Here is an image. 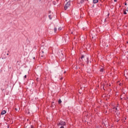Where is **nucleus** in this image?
Instances as JSON below:
<instances>
[{"label": "nucleus", "mask_w": 128, "mask_h": 128, "mask_svg": "<svg viewBox=\"0 0 128 128\" xmlns=\"http://www.w3.org/2000/svg\"><path fill=\"white\" fill-rule=\"evenodd\" d=\"M92 38H96V36H94V37L92 36Z\"/></svg>", "instance_id": "obj_18"}, {"label": "nucleus", "mask_w": 128, "mask_h": 128, "mask_svg": "<svg viewBox=\"0 0 128 128\" xmlns=\"http://www.w3.org/2000/svg\"><path fill=\"white\" fill-rule=\"evenodd\" d=\"M124 5H125V6H126V3H125Z\"/></svg>", "instance_id": "obj_21"}, {"label": "nucleus", "mask_w": 128, "mask_h": 128, "mask_svg": "<svg viewBox=\"0 0 128 128\" xmlns=\"http://www.w3.org/2000/svg\"><path fill=\"white\" fill-rule=\"evenodd\" d=\"M6 114V110H3L1 112V114L2 116H4V114Z\"/></svg>", "instance_id": "obj_5"}, {"label": "nucleus", "mask_w": 128, "mask_h": 128, "mask_svg": "<svg viewBox=\"0 0 128 128\" xmlns=\"http://www.w3.org/2000/svg\"><path fill=\"white\" fill-rule=\"evenodd\" d=\"M116 122H120V119L117 118Z\"/></svg>", "instance_id": "obj_15"}, {"label": "nucleus", "mask_w": 128, "mask_h": 128, "mask_svg": "<svg viewBox=\"0 0 128 128\" xmlns=\"http://www.w3.org/2000/svg\"><path fill=\"white\" fill-rule=\"evenodd\" d=\"M48 18H49L50 20H52V15H49Z\"/></svg>", "instance_id": "obj_10"}, {"label": "nucleus", "mask_w": 128, "mask_h": 128, "mask_svg": "<svg viewBox=\"0 0 128 128\" xmlns=\"http://www.w3.org/2000/svg\"><path fill=\"white\" fill-rule=\"evenodd\" d=\"M98 128V127H97V128Z\"/></svg>", "instance_id": "obj_27"}, {"label": "nucleus", "mask_w": 128, "mask_h": 128, "mask_svg": "<svg viewBox=\"0 0 128 128\" xmlns=\"http://www.w3.org/2000/svg\"><path fill=\"white\" fill-rule=\"evenodd\" d=\"M114 110H116V111L115 112H116V116H120V112H118V108L114 107Z\"/></svg>", "instance_id": "obj_3"}, {"label": "nucleus", "mask_w": 128, "mask_h": 128, "mask_svg": "<svg viewBox=\"0 0 128 128\" xmlns=\"http://www.w3.org/2000/svg\"><path fill=\"white\" fill-rule=\"evenodd\" d=\"M82 62L81 60V62Z\"/></svg>", "instance_id": "obj_29"}, {"label": "nucleus", "mask_w": 128, "mask_h": 128, "mask_svg": "<svg viewBox=\"0 0 128 128\" xmlns=\"http://www.w3.org/2000/svg\"><path fill=\"white\" fill-rule=\"evenodd\" d=\"M84 2H86V0H82L80 1V4H84Z\"/></svg>", "instance_id": "obj_7"}, {"label": "nucleus", "mask_w": 128, "mask_h": 128, "mask_svg": "<svg viewBox=\"0 0 128 128\" xmlns=\"http://www.w3.org/2000/svg\"><path fill=\"white\" fill-rule=\"evenodd\" d=\"M114 2H116V0H114Z\"/></svg>", "instance_id": "obj_19"}, {"label": "nucleus", "mask_w": 128, "mask_h": 128, "mask_svg": "<svg viewBox=\"0 0 128 128\" xmlns=\"http://www.w3.org/2000/svg\"><path fill=\"white\" fill-rule=\"evenodd\" d=\"M66 124V122L62 120L57 123V126L59 128H64Z\"/></svg>", "instance_id": "obj_1"}, {"label": "nucleus", "mask_w": 128, "mask_h": 128, "mask_svg": "<svg viewBox=\"0 0 128 128\" xmlns=\"http://www.w3.org/2000/svg\"><path fill=\"white\" fill-rule=\"evenodd\" d=\"M40 58H44V51H42V53L40 54Z\"/></svg>", "instance_id": "obj_4"}, {"label": "nucleus", "mask_w": 128, "mask_h": 128, "mask_svg": "<svg viewBox=\"0 0 128 128\" xmlns=\"http://www.w3.org/2000/svg\"><path fill=\"white\" fill-rule=\"evenodd\" d=\"M100 72H104V68H101L100 70Z\"/></svg>", "instance_id": "obj_11"}, {"label": "nucleus", "mask_w": 128, "mask_h": 128, "mask_svg": "<svg viewBox=\"0 0 128 128\" xmlns=\"http://www.w3.org/2000/svg\"><path fill=\"white\" fill-rule=\"evenodd\" d=\"M88 72H89V74H90V72H92V71H88Z\"/></svg>", "instance_id": "obj_16"}, {"label": "nucleus", "mask_w": 128, "mask_h": 128, "mask_svg": "<svg viewBox=\"0 0 128 128\" xmlns=\"http://www.w3.org/2000/svg\"><path fill=\"white\" fill-rule=\"evenodd\" d=\"M24 78H26V75H25V76H24Z\"/></svg>", "instance_id": "obj_17"}, {"label": "nucleus", "mask_w": 128, "mask_h": 128, "mask_svg": "<svg viewBox=\"0 0 128 128\" xmlns=\"http://www.w3.org/2000/svg\"><path fill=\"white\" fill-rule=\"evenodd\" d=\"M61 80H62V78H61Z\"/></svg>", "instance_id": "obj_28"}, {"label": "nucleus", "mask_w": 128, "mask_h": 128, "mask_svg": "<svg viewBox=\"0 0 128 128\" xmlns=\"http://www.w3.org/2000/svg\"><path fill=\"white\" fill-rule=\"evenodd\" d=\"M58 104H62V100H58Z\"/></svg>", "instance_id": "obj_13"}, {"label": "nucleus", "mask_w": 128, "mask_h": 128, "mask_svg": "<svg viewBox=\"0 0 128 128\" xmlns=\"http://www.w3.org/2000/svg\"><path fill=\"white\" fill-rule=\"evenodd\" d=\"M33 58H34V60L36 58L34 57Z\"/></svg>", "instance_id": "obj_22"}, {"label": "nucleus", "mask_w": 128, "mask_h": 128, "mask_svg": "<svg viewBox=\"0 0 128 128\" xmlns=\"http://www.w3.org/2000/svg\"><path fill=\"white\" fill-rule=\"evenodd\" d=\"M127 100H128V97H127Z\"/></svg>", "instance_id": "obj_26"}, {"label": "nucleus", "mask_w": 128, "mask_h": 128, "mask_svg": "<svg viewBox=\"0 0 128 128\" xmlns=\"http://www.w3.org/2000/svg\"><path fill=\"white\" fill-rule=\"evenodd\" d=\"M87 60H88V58H87Z\"/></svg>", "instance_id": "obj_23"}, {"label": "nucleus", "mask_w": 128, "mask_h": 128, "mask_svg": "<svg viewBox=\"0 0 128 128\" xmlns=\"http://www.w3.org/2000/svg\"><path fill=\"white\" fill-rule=\"evenodd\" d=\"M72 34L73 32H72Z\"/></svg>", "instance_id": "obj_25"}, {"label": "nucleus", "mask_w": 128, "mask_h": 128, "mask_svg": "<svg viewBox=\"0 0 128 128\" xmlns=\"http://www.w3.org/2000/svg\"><path fill=\"white\" fill-rule=\"evenodd\" d=\"M56 30H58V28H54V32H56Z\"/></svg>", "instance_id": "obj_8"}, {"label": "nucleus", "mask_w": 128, "mask_h": 128, "mask_svg": "<svg viewBox=\"0 0 128 128\" xmlns=\"http://www.w3.org/2000/svg\"><path fill=\"white\" fill-rule=\"evenodd\" d=\"M127 44H128V42H127Z\"/></svg>", "instance_id": "obj_30"}, {"label": "nucleus", "mask_w": 128, "mask_h": 128, "mask_svg": "<svg viewBox=\"0 0 128 128\" xmlns=\"http://www.w3.org/2000/svg\"><path fill=\"white\" fill-rule=\"evenodd\" d=\"M58 30H62V27H60L58 28Z\"/></svg>", "instance_id": "obj_12"}, {"label": "nucleus", "mask_w": 128, "mask_h": 128, "mask_svg": "<svg viewBox=\"0 0 128 128\" xmlns=\"http://www.w3.org/2000/svg\"><path fill=\"white\" fill-rule=\"evenodd\" d=\"M6 55H7V56H8V54H7Z\"/></svg>", "instance_id": "obj_24"}, {"label": "nucleus", "mask_w": 128, "mask_h": 128, "mask_svg": "<svg viewBox=\"0 0 128 128\" xmlns=\"http://www.w3.org/2000/svg\"><path fill=\"white\" fill-rule=\"evenodd\" d=\"M84 58V55H82L80 57V59L82 60Z\"/></svg>", "instance_id": "obj_9"}, {"label": "nucleus", "mask_w": 128, "mask_h": 128, "mask_svg": "<svg viewBox=\"0 0 128 128\" xmlns=\"http://www.w3.org/2000/svg\"><path fill=\"white\" fill-rule=\"evenodd\" d=\"M70 0H69L68 2H67V3L65 4L64 6V10H68V8H70Z\"/></svg>", "instance_id": "obj_2"}, {"label": "nucleus", "mask_w": 128, "mask_h": 128, "mask_svg": "<svg viewBox=\"0 0 128 128\" xmlns=\"http://www.w3.org/2000/svg\"><path fill=\"white\" fill-rule=\"evenodd\" d=\"M124 14H126V11H124Z\"/></svg>", "instance_id": "obj_14"}, {"label": "nucleus", "mask_w": 128, "mask_h": 128, "mask_svg": "<svg viewBox=\"0 0 128 128\" xmlns=\"http://www.w3.org/2000/svg\"><path fill=\"white\" fill-rule=\"evenodd\" d=\"M98 2V0H93V4H97Z\"/></svg>", "instance_id": "obj_6"}, {"label": "nucleus", "mask_w": 128, "mask_h": 128, "mask_svg": "<svg viewBox=\"0 0 128 128\" xmlns=\"http://www.w3.org/2000/svg\"><path fill=\"white\" fill-rule=\"evenodd\" d=\"M16 110H18V108H15Z\"/></svg>", "instance_id": "obj_20"}]
</instances>
